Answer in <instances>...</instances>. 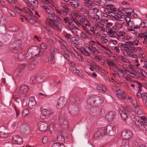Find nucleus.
<instances>
[{
    "instance_id": "37998d69",
    "label": "nucleus",
    "mask_w": 147,
    "mask_h": 147,
    "mask_svg": "<svg viewBox=\"0 0 147 147\" xmlns=\"http://www.w3.org/2000/svg\"><path fill=\"white\" fill-rule=\"evenodd\" d=\"M22 42L21 40L15 41L12 44L13 46L14 47H19L22 44Z\"/></svg>"
},
{
    "instance_id": "4d7b16f0",
    "label": "nucleus",
    "mask_w": 147,
    "mask_h": 147,
    "mask_svg": "<svg viewBox=\"0 0 147 147\" xmlns=\"http://www.w3.org/2000/svg\"><path fill=\"white\" fill-rule=\"evenodd\" d=\"M24 18L25 19L26 21L29 23H33L34 22V21L33 20L30 16L24 17Z\"/></svg>"
},
{
    "instance_id": "6ab92c4d",
    "label": "nucleus",
    "mask_w": 147,
    "mask_h": 147,
    "mask_svg": "<svg viewBox=\"0 0 147 147\" xmlns=\"http://www.w3.org/2000/svg\"><path fill=\"white\" fill-rule=\"evenodd\" d=\"M135 119L136 120L137 123L142 122V123L146 125L147 123V117L145 116H142L141 117L138 116H136Z\"/></svg>"
},
{
    "instance_id": "774afa93",
    "label": "nucleus",
    "mask_w": 147,
    "mask_h": 147,
    "mask_svg": "<svg viewBox=\"0 0 147 147\" xmlns=\"http://www.w3.org/2000/svg\"><path fill=\"white\" fill-rule=\"evenodd\" d=\"M29 113V110L27 109H24L22 112V114L23 116H25L28 114Z\"/></svg>"
},
{
    "instance_id": "a19ab883",
    "label": "nucleus",
    "mask_w": 147,
    "mask_h": 147,
    "mask_svg": "<svg viewBox=\"0 0 147 147\" xmlns=\"http://www.w3.org/2000/svg\"><path fill=\"white\" fill-rule=\"evenodd\" d=\"M59 122L62 125H63L65 126V128L67 129L68 128V124L67 121L64 119H62L61 117H60L59 118Z\"/></svg>"
},
{
    "instance_id": "c9c22d12",
    "label": "nucleus",
    "mask_w": 147,
    "mask_h": 147,
    "mask_svg": "<svg viewBox=\"0 0 147 147\" xmlns=\"http://www.w3.org/2000/svg\"><path fill=\"white\" fill-rule=\"evenodd\" d=\"M88 50L89 51V47L85 48L82 47L80 48V51L84 54L85 56H88L90 55V54L88 51Z\"/></svg>"
},
{
    "instance_id": "09e8293b",
    "label": "nucleus",
    "mask_w": 147,
    "mask_h": 147,
    "mask_svg": "<svg viewBox=\"0 0 147 147\" xmlns=\"http://www.w3.org/2000/svg\"><path fill=\"white\" fill-rule=\"evenodd\" d=\"M120 113L121 117V118L124 121H125L128 119V117L124 112L121 111L120 112Z\"/></svg>"
},
{
    "instance_id": "f8f14e48",
    "label": "nucleus",
    "mask_w": 147,
    "mask_h": 147,
    "mask_svg": "<svg viewBox=\"0 0 147 147\" xmlns=\"http://www.w3.org/2000/svg\"><path fill=\"white\" fill-rule=\"evenodd\" d=\"M125 17L124 14L122 13L120 14H118L117 15H115L112 16V20L113 21H117L118 22L117 23L121 25V27H122L121 25L124 23L123 20H121V19H125Z\"/></svg>"
},
{
    "instance_id": "5701e85b",
    "label": "nucleus",
    "mask_w": 147,
    "mask_h": 147,
    "mask_svg": "<svg viewBox=\"0 0 147 147\" xmlns=\"http://www.w3.org/2000/svg\"><path fill=\"white\" fill-rule=\"evenodd\" d=\"M85 63L90 70L93 71L94 67V66H95V65L94 64L96 63H95L91 60L88 59L85 61Z\"/></svg>"
},
{
    "instance_id": "c03bdc74",
    "label": "nucleus",
    "mask_w": 147,
    "mask_h": 147,
    "mask_svg": "<svg viewBox=\"0 0 147 147\" xmlns=\"http://www.w3.org/2000/svg\"><path fill=\"white\" fill-rule=\"evenodd\" d=\"M80 35L83 38H84L86 42L90 39V37L87 36L84 32H81L80 33Z\"/></svg>"
},
{
    "instance_id": "79ce46f5",
    "label": "nucleus",
    "mask_w": 147,
    "mask_h": 147,
    "mask_svg": "<svg viewBox=\"0 0 147 147\" xmlns=\"http://www.w3.org/2000/svg\"><path fill=\"white\" fill-rule=\"evenodd\" d=\"M95 17H91L90 18V20L93 22H96L98 23H100L101 20L99 19V17L98 15L95 16Z\"/></svg>"
},
{
    "instance_id": "8fccbe9b",
    "label": "nucleus",
    "mask_w": 147,
    "mask_h": 147,
    "mask_svg": "<svg viewBox=\"0 0 147 147\" xmlns=\"http://www.w3.org/2000/svg\"><path fill=\"white\" fill-rule=\"evenodd\" d=\"M131 83V87L133 89H135L137 87V85L138 83V81L136 80L133 81Z\"/></svg>"
},
{
    "instance_id": "bb28decb",
    "label": "nucleus",
    "mask_w": 147,
    "mask_h": 147,
    "mask_svg": "<svg viewBox=\"0 0 147 147\" xmlns=\"http://www.w3.org/2000/svg\"><path fill=\"white\" fill-rule=\"evenodd\" d=\"M42 112L46 116H51L54 114L53 111L50 109H42Z\"/></svg>"
},
{
    "instance_id": "5fc2aeb1",
    "label": "nucleus",
    "mask_w": 147,
    "mask_h": 147,
    "mask_svg": "<svg viewBox=\"0 0 147 147\" xmlns=\"http://www.w3.org/2000/svg\"><path fill=\"white\" fill-rule=\"evenodd\" d=\"M9 134L7 133H5L3 132H0V137L2 138H7L8 137Z\"/></svg>"
},
{
    "instance_id": "de8ad7c7",
    "label": "nucleus",
    "mask_w": 147,
    "mask_h": 147,
    "mask_svg": "<svg viewBox=\"0 0 147 147\" xmlns=\"http://www.w3.org/2000/svg\"><path fill=\"white\" fill-rule=\"evenodd\" d=\"M90 26V24L89 22V25L88 26H86L85 24H83L82 25V28L83 29L86 31V32L90 34V32L88 31L89 27Z\"/></svg>"
},
{
    "instance_id": "f257e3e1",
    "label": "nucleus",
    "mask_w": 147,
    "mask_h": 147,
    "mask_svg": "<svg viewBox=\"0 0 147 147\" xmlns=\"http://www.w3.org/2000/svg\"><path fill=\"white\" fill-rule=\"evenodd\" d=\"M42 7L47 13L49 14L46 21L47 24L52 29L57 30L58 32H60L61 31L62 25L60 24L59 22L55 18L54 13L51 12L47 4L43 5Z\"/></svg>"
},
{
    "instance_id": "7ed1b4c3",
    "label": "nucleus",
    "mask_w": 147,
    "mask_h": 147,
    "mask_svg": "<svg viewBox=\"0 0 147 147\" xmlns=\"http://www.w3.org/2000/svg\"><path fill=\"white\" fill-rule=\"evenodd\" d=\"M132 132L128 130H123L121 133V137L122 138V146L128 147L130 139L132 137Z\"/></svg>"
},
{
    "instance_id": "72a5a7b5",
    "label": "nucleus",
    "mask_w": 147,
    "mask_h": 147,
    "mask_svg": "<svg viewBox=\"0 0 147 147\" xmlns=\"http://www.w3.org/2000/svg\"><path fill=\"white\" fill-rule=\"evenodd\" d=\"M95 26L96 27V29H98L100 32H103L105 30V29L104 28V25L100 23H96L95 24Z\"/></svg>"
},
{
    "instance_id": "9d476101",
    "label": "nucleus",
    "mask_w": 147,
    "mask_h": 147,
    "mask_svg": "<svg viewBox=\"0 0 147 147\" xmlns=\"http://www.w3.org/2000/svg\"><path fill=\"white\" fill-rule=\"evenodd\" d=\"M115 128L113 126L111 125H108L106 127H103L101 128V131H103V133L104 135L108 134V135L111 136H113L115 135V133L114 131L115 129Z\"/></svg>"
},
{
    "instance_id": "49530a36",
    "label": "nucleus",
    "mask_w": 147,
    "mask_h": 147,
    "mask_svg": "<svg viewBox=\"0 0 147 147\" xmlns=\"http://www.w3.org/2000/svg\"><path fill=\"white\" fill-rule=\"evenodd\" d=\"M69 3L71 6L74 7H77L80 5L79 3L76 0H73Z\"/></svg>"
},
{
    "instance_id": "6e6552de",
    "label": "nucleus",
    "mask_w": 147,
    "mask_h": 147,
    "mask_svg": "<svg viewBox=\"0 0 147 147\" xmlns=\"http://www.w3.org/2000/svg\"><path fill=\"white\" fill-rule=\"evenodd\" d=\"M88 110L90 114L93 116H96L99 115L101 114V109L98 107L88 105Z\"/></svg>"
},
{
    "instance_id": "473e14b6",
    "label": "nucleus",
    "mask_w": 147,
    "mask_h": 147,
    "mask_svg": "<svg viewBox=\"0 0 147 147\" xmlns=\"http://www.w3.org/2000/svg\"><path fill=\"white\" fill-rule=\"evenodd\" d=\"M101 129H100L94 135V138L96 139H98L101 138L103 135H105L103 133V131H101Z\"/></svg>"
},
{
    "instance_id": "58836bf2",
    "label": "nucleus",
    "mask_w": 147,
    "mask_h": 147,
    "mask_svg": "<svg viewBox=\"0 0 147 147\" xmlns=\"http://www.w3.org/2000/svg\"><path fill=\"white\" fill-rule=\"evenodd\" d=\"M117 56L119 59L122 62L125 63H130V62L124 56L120 55H118Z\"/></svg>"
},
{
    "instance_id": "4c0bfd02",
    "label": "nucleus",
    "mask_w": 147,
    "mask_h": 147,
    "mask_svg": "<svg viewBox=\"0 0 147 147\" xmlns=\"http://www.w3.org/2000/svg\"><path fill=\"white\" fill-rule=\"evenodd\" d=\"M82 17V18L80 20V24H81L82 25L85 24L86 26L89 25V21L88 20L86 19V18Z\"/></svg>"
},
{
    "instance_id": "6e6d98bb",
    "label": "nucleus",
    "mask_w": 147,
    "mask_h": 147,
    "mask_svg": "<svg viewBox=\"0 0 147 147\" xmlns=\"http://www.w3.org/2000/svg\"><path fill=\"white\" fill-rule=\"evenodd\" d=\"M74 16L77 18L81 17H82L80 13L77 10L73 12Z\"/></svg>"
},
{
    "instance_id": "2f4dec72",
    "label": "nucleus",
    "mask_w": 147,
    "mask_h": 147,
    "mask_svg": "<svg viewBox=\"0 0 147 147\" xmlns=\"http://www.w3.org/2000/svg\"><path fill=\"white\" fill-rule=\"evenodd\" d=\"M28 91V88L26 85H23L20 87V91L21 93L25 94Z\"/></svg>"
},
{
    "instance_id": "bf43d9fd",
    "label": "nucleus",
    "mask_w": 147,
    "mask_h": 147,
    "mask_svg": "<svg viewBox=\"0 0 147 147\" xmlns=\"http://www.w3.org/2000/svg\"><path fill=\"white\" fill-rule=\"evenodd\" d=\"M90 11L91 13H93L94 14L97 15L96 13H97L99 10L98 9L96 8H93L90 9Z\"/></svg>"
},
{
    "instance_id": "0e129e2a",
    "label": "nucleus",
    "mask_w": 147,
    "mask_h": 147,
    "mask_svg": "<svg viewBox=\"0 0 147 147\" xmlns=\"http://www.w3.org/2000/svg\"><path fill=\"white\" fill-rule=\"evenodd\" d=\"M36 82L35 77L34 76H31L29 80L30 83L32 84H34Z\"/></svg>"
},
{
    "instance_id": "20e7f679",
    "label": "nucleus",
    "mask_w": 147,
    "mask_h": 147,
    "mask_svg": "<svg viewBox=\"0 0 147 147\" xmlns=\"http://www.w3.org/2000/svg\"><path fill=\"white\" fill-rule=\"evenodd\" d=\"M54 38L57 41L60 42V45L64 50V52L63 54L64 57L65 58L67 59L71 56V53L65 41L61 39L57 35H55Z\"/></svg>"
},
{
    "instance_id": "e433bc0d",
    "label": "nucleus",
    "mask_w": 147,
    "mask_h": 147,
    "mask_svg": "<svg viewBox=\"0 0 147 147\" xmlns=\"http://www.w3.org/2000/svg\"><path fill=\"white\" fill-rule=\"evenodd\" d=\"M71 70L73 73L76 74V75L81 77H83L84 76L82 73L76 67H72V68H71Z\"/></svg>"
},
{
    "instance_id": "e2e57ef3",
    "label": "nucleus",
    "mask_w": 147,
    "mask_h": 147,
    "mask_svg": "<svg viewBox=\"0 0 147 147\" xmlns=\"http://www.w3.org/2000/svg\"><path fill=\"white\" fill-rule=\"evenodd\" d=\"M112 1V0H100V4L102 5H105V3H111V2Z\"/></svg>"
},
{
    "instance_id": "c756f323",
    "label": "nucleus",
    "mask_w": 147,
    "mask_h": 147,
    "mask_svg": "<svg viewBox=\"0 0 147 147\" xmlns=\"http://www.w3.org/2000/svg\"><path fill=\"white\" fill-rule=\"evenodd\" d=\"M108 35L111 38H115L116 37L117 34L115 31L112 29H109L107 31Z\"/></svg>"
},
{
    "instance_id": "9b49d317",
    "label": "nucleus",
    "mask_w": 147,
    "mask_h": 147,
    "mask_svg": "<svg viewBox=\"0 0 147 147\" xmlns=\"http://www.w3.org/2000/svg\"><path fill=\"white\" fill-rule=\"evenodd\" d=\"M64 140V138L61 136L57 137L56 139H53V142H55L52 145V147H64L61 143Z\"/></svg>"
},
{
    "instance_id": "a878e982",
    "label": "nucleus",
    "mask_w": 147,
    "mask_h": 147,
    "mask_svg": "<svg viewBox=\"0 0 147 147\" xmlns=\"http://www.w3.org/2000/svg\"><path fill=\"white\" fill-rule=\"evenodd\" d=\"M29 5L28 6L34 9H36L38 7V3L37 0H30Z\"/></svg>"
},
{
    "instance_id": "13d9d810",
    "label": "nucleus",
    "mask_w": 147,
    "mask_h": 147,
    "mask_svg": "<svg viewBox=\"0 0 147 147\" xmlns=\"http://www.w3.org/2000/svg\"><path fill=\"white\" fill-rule=\"evenodd\" d=\"M6 32V29L5 26L0 27V32L1 34H4Z\"/></svg>"
},
{
    "instance_id": "3c124183",
    "label": "nucleus",
    "mask_w": 147,
    "mask_h": 147,
    "mask_svg": "<svg viewBox=\"0 0 147 147\" xmlns=\"http://www.w3.org/2000/svg\"><path fill=\"white\" fill-rule=\"evenodd\" d=\"M94 64L95 65L96 67L98 68L100 72L103 74H106L107 73V71L101 67L97 65L96 63H94Z\"/></svg>"
},
{
    "instance_id": "f03ea898",
    "label": "nucleus",
    "mask_w": 147,
    "mask_h": 147,
    "mask_svg": "<svg viewBox=\"0 0 147 147\" xmlns=\"http://www.w3.org/2000/svg\"><path fill=\"white\" fill-rule=\"evenodd\" d=\"M86 42H88L89 51L95 54L102 52V50L97 46L98 44V41L96 40H92L90 37V39Z\"/></svg>"
},
{
    "instance_id": "f704fd0d",
    "label": "nucleus",
    "mask_w": 147,
    "mask_h": 147,
    "mask_svg": "<svg viewBox=\"0 0 147 147\" xmlns=\"http://www.w3.org/2000/svg\"><path fill=\"white\" fill-rule=\"evenodd\" d=\"M71 111H70V113L72 115L75 116L78 113L79 110L78 107H71Z\"/></svg>"
},
{
    "instance_id": "864d4df0",
    "label": "nucleus",
    "mask_w": 147,
    "mask_h": 147,
    "mask_svg": "<svg viewBox=\"0 0 147 147\" xmlns=\"http://www.w3.org/2000/svg\"><path fill=\"white\" fill-rule=\"evenodd\" d=\"M84 2L86 6L90 8L92 7V3L91 1L89 0H84Z\"/></svg>"
},
{
    "instance_id": "423d86ee",
    "label": "nucleus",
    "mask_w": 147,
    "mask_h": 147,
    "mask_svg": "<svg viewBox=\"0 0 147 147\" xmlns=\"http://www.w3.org/2000/svg\"><path fill=\"white\" fill-rule=\"evenodd\" d=\"M115 68L117 69V74L119 77H123L125 74H126L128 75L135 79L139 77L137 74H136L131 72L130 71L127 69L124 68V70H123L117 67Z\"/></svg>"
},
{
    "instance_id": "052dcab7",
    "label": "nucleus",
    "mask_w": 147,
    "mask_h": 147,
    "mask_svg": "<svg viewBox=\"0 0 147 147\" xmlns=\"http://www.w3.org/2000/svg\"><path fill=\"white\" fill-rule=\"evenodd\" d=\"M98 45L100 46L103 49L104 51L105 52L106 51H109V48L108 47L104 46L102 44L99 43V42Z\"/></svg>"
},
{
    "instance_id": "2eb2a0df",
    "label": "nucleus",
    "mask_w": 147,
    "mask_h": 147,
    "mask_svg": "<svg viewBox=\"0 0 147 147\" xmlns=\"http://www.w3.org/2000/svg\"><path fill=\"white\" fill-rule=\"evenodd\" d=\"M38 129L42 132H45L48 128V124L45 122L40 121L38 124Z\"/></svg>"
},
{
    "instance_id": "7c9ffc66",
    "label": "nucleus",
    "mask_w": 147,
    "mask_h": 147,
    "mask_svg": "<svg viewBox=\"0 0 147 147\" xmlns=\"http://www.w3.org/2000/svg\"><path fill=\"white\" fill-rule=\"evenodd\" d=\"M72 53L74 57L77 60L80 62L83 61V59L82 56L80 55L76 51L74 50Z\"/></svg>"
},
{
    "instance_id": "ea45409f",
    "label": "nucleus",
    "mask_w": 147,
    "mask_h": 147,
    "mask_svg": "<svg viewBox=\"0 0 147 147\" xmlns=\"http://www.w3.org/2000/svg\"><path fill=\"white\" fill-rule=\"evenodd\" d=\"M97 90L100 92H105L107 90V89L105 86L101 84H98L97 86Z\"/></svg>"
},
{
    "instance_id": "a18cd8bd",
    "label": "nucleus",
    "mask_w": 147,
    "mask_h": 147,
    "mask_svg": "<svg viewBox=\"0 0 147 147\" xmlns=\"http://www.w3.org/2000/svg\"><path fill=\"white\" fill-rule=\"evenodd\" d=\"M142 107L139 106L136 107H135V113L139 115H140L142 113Z\"/></svg>"
},
{
    "instance_id": "338daca9",
    "label": "nucleus",
    "mask_w": 147,
    "mask_h": 147,
    "mask_svg": "<svg viewBox=\"0 0 147 147\" xmlns=\"http://www.w3.org/2000/svg\"><path fill=\"white\" fill-rule=\"evenodd\" d=\"M40 49L42 51H45L47 49V46L45 43L41 44L40 45Z\"/></svg>"
},
{
    "instance_id": "dca6fc26",
    "label": "nucleus",
    "mask_w": 147,
    "mask_h": 147,
    "mask_svg": "<svg viewBox=\"0 0 147 147\" xmlns=\"http://www.w3.org/2000/svg\"><path fill=\"white\" fill-rule=\"evenodd\" d=\"M12 141L13 143L17 144H21L23 143L21 138L19 136L13 134L12 137Z\"/></svg>"
},
{
    "instance_id": "69168bd1",
    "label": "nucleus",
    "mask_w": 147,
    "mask_h": 147,
    "mask_svg": "<svg viewBox=\"0 0 147 147\" xmlns=\"http://www.w3.org/2000/svg\"><path fill=\"white\" fill-rule=\"evenodd\" d=\"M94 59L97 61H100L102 60V57L100 55H98L95 56L94 57Z\"/></svg>"
},
{
    "instance_id": "39448f33",
    "label": "nucleus",
    "mask_w": 147,
    "mask_h": 147,
    "mask_svg": "<svg viewBox=\"0 0 147 147\" xmlns=\"http://www.w3.org/2000/svg\"><path fill=\"white\" fill-rule=\"evenodd\" d=\"M65 23L67 24L66 28L69 30L74 32V28L76 30L80 31L78 28L76 27L74 24V23L78 26H79L80 25L79 21L76 19L74 18H68V20H65Z\"/></svg>"
},
{
    "instance_id": "412c9836",
    "label": "nucleus",
    "mask_w": 147,
    "mask_h": 147,
    "mask_svg": "<svg viewBox=\"0 0 147 147\" xmlns=\"http://www.w3.org/2000/svg\"><path fill=\"white\" fill-rule=\"evenodd\" d=\"M15 9L17 12L19 13H20L22 11H23L25 13L30 16H31L32 14V12L31 11L30 9L27 7L23 8L22 10V9L18 8L17 7H15Z\"/></svg>"
},
{
    "instance_id": "680f3d73",
    "label": "nucleus",
    "mask_w": 147,
    "mask_h": 147,
    "mask_svg": "<svg viewBox=\"0 0 147 147\" xmlns=\"http://www.w3.org/2000/svg\"><path fill=\"white\" fill-rule=\"evenodd\" d=\"M64 36L65 38L67 40L68 42L69 40H70L71 38H72V35L69 33H66L64 35Z\"/></svg>"
},
{
    "instance_id": "aec40b11",
    "label": "nucleus",
    "mask_w": 147,
    "mask_h": 147,
    "mask_svg": "<svg viewBox=\"0 0 147 147\" xmlns=\"http://www.w3.org/2000/svg\"><path fill=\"white\" fill-rule=\"evenodd\" d=\"M115 91L118 98L121 99H124L126 97V93L121 90H120L118 88H116L115 87Z\"/></svg>"
},
{
    "instance_id": "a211bd4d",
    "label": "nucleus",
    "mask_w": 147,
    "mask_h": 147,
    "mask_svg": "<svg viewBox=\"0 0 147 147\" xmlns=\"http://www.w3.org/2000/svg\"><path fill=\"white\" fill-rule=\"evenodd\" d=\"M125 20L126 21V23L128 25L129 27L136 29H138L140 28L139 26L135 25L133 22L131 21V19L129 17H125Z\"/></svg>"
},
{
    "instance_id": "cd10ccee",
    "label": "nucleus",
    "mask_w": 147,
    "mask_h": 147,
    "mask_svg": "<svg viewBox=\"0 0 147 147\" xmlns=\"http://www.w3.org/2000/svg\"><path fill=\"white\" fill-rule=\"evenodd\" d=\"M38 64V61H34L29 63L28 66V68L30 70L34 69L36 67Z\"/></svg>"
},
{
    "instance_id": "c85d7f7f",
    "label": "nucleus",
    "mask_w": 147,
    "mask_h": 147,
    "mask_svg": "<svg viewBox=\"0 0 147 147\" xmlns=\"http://www.w3.org/2000/svg\"><path fill=\"white\" fill-rule=\"evenodd\" d=\"M28 55L25 53H21L18 54V57L19 60L23 61L26 60V61H28L29 59H27V56Z\"/></svg>"
},
{
    "instance_id": "603ef678",
    "label": "nucleus",
    "mask_w": 147,
    "mask_h": 147,
    "mask_svg": "<svg viewBox=\"0 0 147 147\" xmlns=\"http://www.w3.org/2000/svg\"><path fill=\"white\" fill-rule=\"evenodd\" d=\"M138 124V127L141 129L143 130V131L145 132H147V131L146 130V127H145L144 125L143 124V123H140Z\"/></svg>"
},
{
    "instance_id": "f3484780",
    "label": "nucleus",
    "mask_w": 147,
    "mask_h": 147,
    "mask_svg": "<svg viewBox=\"0 0 147 147\" xmlns=\"http://www.w3.org/2000/svg\"><path fill=\"white\" fill-rule=\"evenodd\" d=\"M80 40L79 38L75 37H72L71 38L70 40H69L68 43L71 46H74L75 47L76 46L74 45V44L78 45H80Z\"/></svg>"
},
{
    "instance_id": "4468645a",
    "label": "nucleus",
    "mask_w": 147,
    "mask_h": 147,
    "mask_svg": "<svg viewBox=\"0 0 147 147\" xmlns=\"http://www.w3.org/2000/svg\"><path fill=\"white\" fill-rule=\"evenodd\" d=\"M67 102V99L64 96L60 97L58 100L56 107L59 109H61L65 105Z\"/></svg>"
},
{
    "instance_id": "b1692460",
    "label": "nucleus",
    "mask_w": 147,
    "mask_h": 147,
    "mask_svg": "<svg viewBox=\"0 0 147 147\" xmlns=\"http://www.w3.org/2000/svg\"><path fill=\"white\" fill-rule=\"evenodd\" d=\"M104 62L105 64L110 67L117 68V67L116 64V62L113 60H105Z\"/></svg>"
},
{
    "instance_id": "ddd939ff",
    "label": "nucleus",
    "mask_w": 147,
    "mask_h": 147,
    "mask_svg": "<svg viewBox=\"0 0 147 147\" xmlns=\"http://www.w3.org/2000/svg\"><path fill=\"white\" fill-rule=\"evenodd\" d=\"M105 11L107 13H112L114 16L115 15L113 13V11H116L117 10V8L115 7L114 6L112 5H105L104 6Z\"/></svg>"
},
{
    "instance_id": "4be33fe9",
    "label": "nucleus",
    "mask_w": 147,
    "mask_h": 147,
    "mask_svg": "<svg viewBox=\"0 0 147 147\" xmlns=\"http://www.w3.org/2000/svg\"><path fill=\"white\" fill-rule=\"evenodd\" d=\"M115 112L111 111L106 116L105 118L109 121H113L115 119Z\"/></svg>"
},
{
    "instance_id": "0eeeda50",
    "label": "nucleus",
    "mask_w": 147,
    "mask_h": 147,
    "mask_svg": "<svg viewBox=\"0 0 147 147\" xmlns=\"http://www.w3.org/2000/svg\"><path fill=\"white\" fill-rule=\"evenodd\" d=\"M40 50L39 47L34 46L30 47L28 49V53H26L27 59H30L31 57H35L38 55H40Z\"/></svg>"
},
{
    "instance_id": "393cba45",
    "label": "nucleus",
    "mask_w": 147,
    "mask_h": 147,
    "mask_svg": "<svg viewBox=\"0 0 147 147\" xmlns=\"http://www.w3.org/2000/svg\"><path fill=\"white\" fill-rule=\"evenodd\" d=\"M36 104V101L34 97L30 96L29 98L28 106L30 108L34 107Z\"/></svg>"
},
{
    "instance_id": "1a4fd4ad",
    "label": "nucleus",
    "mask_w": 147,
    "mask_h": 147,
    "mask_svg": "<svg viewBox=\"0 0 147 147\" xmlns=\"http://www.w3.org/2000/svg\"><path fill=\"white\" fill-rule=\"evenodd\" d=\"M121 51L125 56L129 57L130 58H138L137 55L135 54L128 46H126L125 48H123V49H121Z\"/></svg>"
}]
</instances>
